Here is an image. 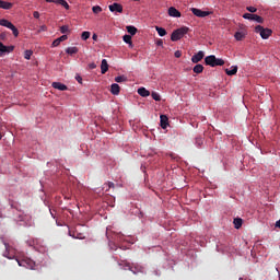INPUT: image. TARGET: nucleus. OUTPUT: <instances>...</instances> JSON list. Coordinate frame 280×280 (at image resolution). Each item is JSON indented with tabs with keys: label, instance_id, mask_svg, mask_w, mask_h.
Listing matches in <instances>:
<instances>
[{
	"label": "nucleus",
	"instance_id": "nucleus-42",
	"mask_svg": "<svg viewBox=\"0 0 280 280\" xmlns=\"http://www.w3.org/2000/svg\"><path fill=\"white\" fill-rule=\"evenodd\" d=\"M34 19H40V13L38 11H35L33 13Z\"/></svg>",
	"mask_w": 280,
	"mask_h": 280
},
{
	"label": "nucleus",
	"instance_id": "nucleus-15",
	"mask_svg": "<svg viewBox=\"0 0 280 280\" xmlns=\"http://www.w3.org/2000/svg\"><path fill=\"white\" fill-rule=\"evenodd\" d=\"M119 91H121V88L117 83H113L110 86V93L112 95H118Z\"/></svg>",
	"mask_w": 280,
	"mask_h": 280
},
{
	"label": "nucleus",
	"instance_id": "nucleus-47",
	"mask_svg": "<svg viewBox=\"0 0 280 280\" xmlns=\"http://www.w3.org/2000/svg\"><path fill=\"white\" fill-rule=\"evenodd\" d=\"M276 228L280 229V219L276 222Z\"/></svg>",
	"mask_w": 280,
	"mask_h": 280
},
{
	"label": "nucleus",
	"instance_id": "nucleus-5",
	"mask_svg": "<svg viewBox=\"0 0 280 280\" xmlns=\"http://www.w3.org/2000/svg\"><path fill=\"white\" fill-rule=\"evenodd\" d=\"M126 267L128 268V270H130V272H132L133 275H138V272H143V270H145L143 268V266L139 265V264H132L130 265V262L126 264Z\"/></svg>",
	"mask_w": 280,
	"mask_h": 280
},
{
	"label": "nucleus",
	"instance_id": "nucleus-4",
	"mask_svg": "<svg viewBox=\"0 0 280 280\" xmlns=\"http://www.w3.org/2000/svg\"><path fill=\"white\" fill-rule=\"evenodd\" d=\"M19 266H22L24 268H28V270H34V267L36 266V262L30 258H24L22 260H18Z\"/></svg>",
	"mask_w": 280,
	"mask_h": 280
},
{
	"label": "nucleus",
	"instance_id": "nucleus-49",
	"mask_svg": "<svg viewBox=\"0 0 280 280\" xmlns=\"http://www.w3.org/2000/svg\"><path fill=\"white\" fill-rule=\"evenodd\" d=\"M116 237H118V240H121V237H124V235H121V234H116Z\"/></svg>",
	"mask_w": 280,
	"mask_h": 280
},
{
	"label": "nucleus",
	"instance_id": "nucleus-13",
	"mask_svg": "<svg viewBox=\"0 0 280 280\" xmlns=\"http://www.w3.org/2000/svg\"><path fill=\"white\" fill-rule=\"evenodd\" d=\"M168 16H173L174 19H180V11H178L176 8L171 7L168 9Z\"/></svg>",
	"mask_w": 280,
	"mask_h": 280
},
{
	"label": "nucleus",
	"instance_id": "nucleus-37",
	"mask_svg": "<svg viewBox=\"0 0 280 280\" xmlns=\"http://www.w3.org/2000/svg\"><path fill=\"white\" fill-rule=\"evenodd\" d=\"M234 38H236L237 40H242L244 38V33L236 32L235 35H234Z\"/></svg>",
	"mask_w": 280,
	"mask_h": 280
},
{
	"label": "nucleus",
	"instance_id": "nucleus-16",
	"mask_svg": "<svg viewBox=\"0 0 280 280\" xmlns=\"http://www.w3.org/2000/svg\"><path fill=\"white\" fill-rule=\"evenodd\" d=\"M12 2L0 0V8L2 10H12Z\"/></svg>",
	"mask_w": 280,
	"mask_h": 280
},
{
	"label": "nucleus",
	"instance_id": "nucleus-17",
	"mask_svg": "<svg viewBox=\"0 0 280 280\" xmlns=\"http://www.w3.org/2000/svg\"><path fill=\"white\" fill-rule=\"evenodd\" d=\"M67 35H62L52 42V47H58L63 40H67Z\"/></svg>",
	"mask_w": 280,
	"mask_h": 280
},
{
	"label": "nucleus",
	"instance_id": "nucleus-34",
	"mask_svg": "<svg viewBox=\"0 0 280 280\" xmlns=\"http://www.w3.org/2000/svg\"><path fill=\"white\" fill-rule=\"evenodd\" d=\"M34 54V51L32 50H25L24 51V58L25 60H30L32 58V55Z\"/></svg>",
	"mask_w": 280,
	"mask_h": 280
},
{
	"label": "nucleus",
	"instance_id": "nucleus-38",
	"mask_svg": "<svg viewBox=\"0 0 280 280\" xmlns=\"http://www.w3.org/2000/svg\"><path fill=\"white\" fill-rule=\"evenodd\" d=\"M246 10H247V12H250L252 14H255V12H257V8H255V7H247Z\"/></svg>",
	"mask_w": 280,
	"mask_h": 280
},
{
	"label": "nucleus",
	"instance_id": "nucleus-36",
	"mask_svg": "<svg viewBox=\"0 0 280 280\" xmlns=\"http://www.w3.org/2000/svg\"><path fill=\"white\" fill-rule=\"evenodd\" d=\"M92 12H93L94 14H100V12H102V7H100V5L93 7V8H92Z\"/></svg>",
	"mask_w": 280,
	"mask_h": 280
},
{
	"label": "nucleus",
	"instance_id": "nucleus-18",
	"mask_svg": "<svg viewBox=\"0 0 280 280\" xmlns=\"http://www.w3.org/2000/svg\"><path fill=\"white\" fill-rule=\"evenodd\" d=\"M138 94H140L141 97H150V91L145 88L138 89Z\"/></svg>",
	"mask_w": 280,
	"mask_h": 280
},
{
	"label": "nucleus",
	"instance_id": "nucleus-28",
	"mask_svg": "<svg viewBox=\"0 0 280 280\" xmlns=\"http://www.w3.org/2000/svg\"><path fill=\"white\" fill-rule=\"evenodd\" d=\"M66 54H68L69 56H73V54H78V47H68L66 49Z\"/></svg>",
	"mask_w": 280,
	"mask_h": 280
},
{
	"label": "nucleus",
	"instance_id": "nucleus-40",
	"mask_svg": "<svg viewBox=\"0 0 280 280\" xmlns=\"http://www.w3.org/2000/svg\"><path fill=\"white\" fill-rule=\"evenodd\" d=\"M40 32H47V25H42L38 30V33Z\"/></svg>",
	"mask_w": 280,
	"mask_h": 280
},
{
	"label": "nucleus",
	"instance_id": "nucleus-43",
	"mask_svg": "<svg viewBox=\"0 0 280 280\" xmlns=\"http://www.w3.org/2000/svg\"><path fill=\"white\" fill-rule=\"evenodd\" d=\"M97 65H95V62H92L89 65V69H96Z\"/></svg>",
	"mask_w": 280,
	"mask_h": 280
},
{
	"label": "nucleus",
	"instance_id": "nucleus-32",
	"mask_svg": "<svg viewBox=\"0 0 280 280\" xmlns=\"http://www.w3.org/2000/svg\"><path fill=\"white\" fill-rule=\"evenodd\" d=\"M128 80V78H126V75H118L115 78V82L121 83V82H126Z\"/></svg>",
	"mask_w": 280,
	"mask_h": 280
},
{
	"label": "nucleus",
	"instance_id": "nucleus-35",
	"mask_svg": "<svg viewBox=\"0 0 280 280\" xmlns=\"http://www.w3.org/2000/svg\"><path fill=\"white\" fill-rule=\"evenodd\" d=\"M9 30H11V32L13 33V36H15V38L19 36V28H16V26H14V24Z\"/></svg>",
	"mask_w": 280,
	"mask_h": 280
},
{
	"label": "nucleus",
	"instance_id": "nucleus-14",
	"mask_svg": "<svg viewBox=\"0 0 280 280\" xmlns=\"http://www.w3.org/2000/svg\"><path fill=\"white\" fill-rule=\"evenodd\" d=\"M52 89H57L58 91H68L69 88H67L66 84L60 82H52L51 84Z\"/></svg>",
	"mask_w": 280,
	"mask_h": 280
},
{
	"label": "nucleus",
	"instance_id": "nucleus-7",
	"mask_svg": "<svg viewBox=\"0 0 280 280\" xmlns=\"http://www.w3.org/2000/svg\"><path fill=\"white\" fill-rule=\"evenodd\" d=\"M190 11L192 12V14L195 16H198L199 19H205V16H209V14H211L208 11H202V10L196 9V8H191Z\"/></svg>",
	"mask_w": 280,
	"mask_h": 280
},
{
	"label": "nucleus",
	"instance_id": "nucleus-9",
	"mask_svg": "<svg viewBox=\"0 0 280 280\" xmlns=\"http://www.w3.org/2000/svg\"><path fill=\"white\" fill-rule=\"evenodd\" d=\"M109 11L118 12L119 14H121V12H124V7L117 2H114L113 4L109 5Z\"/></svg>",
	"mask_w": 280,
	"mask_h": 280
},
{
	"label": "nucleus",
	"instance_id": "nucleus-51",
	"mask_svg": "<svg viewBox=\"0 0 280 280\" xmlns=\"http://www.w3.org/2000/svg\"><path fill=\"white\" fill-rule=\"evenodd\" d=\"M107 237H108V233H106Z\"/></svg>",
	"mask_w": 280,
	"mask_h": 280
},
{
	"label": "nucleus",
	"instance_id": "nucleus-3",
	"mask_svg": "<svg viewBox=\"0 0 280 280\" xmlns=\"http://www.w3.org/2000/svg\"><path fill=\"white\" fill-rule=\"evenodd\" d=\"M255 32H256V34H259L264 40H266V39L270 38V36H272V30L265 28L261 25H257L255 27Z\"/></svg>",
	"mask_w": 280,
	"mask_h": 280
},
{
	"label": "nucleus",
	"instance_id": "nucleus-48",
	"mask_svg": "<svg viewBox=\"0 0 280 280\" xmlns=\"http://www.w3.org/2000/svg\"><path fill=\"white\" fill-rule=\"evenodd\" d=\"M92 38L93 40H97V34H93Z\"/></svg>",
	"mask_w": 280,
	"mask_h": 280
},
{
	"label": "nucleus",
	"instance_id": "nucleus-45",
	"mask_svg": "<svg viewBox=\"0 0 280 280\" xmlns=\"http://www.w3.org/2000/svg\"><path fill=\"white\" fill-rule=\"evenodd\" d=\"M156 45H158V47H163V39H159V40L156 42Z\"/></svg>",
	"mask_w": 280,
	"mask_h": 280
},
{
	"label": "nucleus",
	"instance_id": "nucleus-25",
	"mask_svg": "<svg viewBox=\"0 0 280 280\" xmlns=\"http://www.w3.org/2000/svg\"><path fill=\"white\" fill-rule=\"evenodd\" d=\"M4 248H5V252H4L3 256L7 257L8 259H12L14 256L10 255V245L4 243Z\"/></svg>",
	"mask_w": 280,
	"mask_h": 280
},
{
	"label": "nucleus",
	"instance_id": "nucleus-11",
	"mask_svg": "<svg viewBox=\"0 0 280 280\" xmlns=\"http://www.w3.org/2000/svg\"><path fill=\"white\" fill-rule=\"evenodd\" d=\"M14 51V46H5L0 42V52L1 54H12Z\"/></svg>",
	"mask_w": 280,
	"mask_h": 280
},
{
	"label": "nucleus",
	"instance_id": "nucleus-12",
	"mask_svg": "<svg viewBox=\"0 0 280 280\" xmlns=\"http://www.w3.org/2000/svg\"><path fill=\"white\" fill-rule=\"evenodd\" d=\"M160 126H161V128H163V130H165V128H167V126H170V118H167L166 115L160 116Z\"/></svg>",
	"mask_w": 280,
	"mask_h": 280
},
{
	"label": "nucleus",
	"instance_id": "nucleus-44",
	"mask_svg": "<svg viewBox=\"0 0 280 280\" xmlns=\"http://www.w3.org/2000/svg\"><path fill=\"white\" fill-rule=\"evenodd\" d=\"M108 189H115V183L109 182L108 183Z\"/></svg>",
	"mask_w": 280,
	"mask_h": 280
},
{
	"label": "nucleus",
	"instance_id": "nucleus-20",
	"mask_svg": "<svg viewBox=\"0 0 280 280\" xmlns=\"http://www.w3.org/2000/svg\"><path fill=\"white\" fill-rule=\"evenodd\" d=\"M106 71H108V61L106 59L102 60L101 63V73H106Z\"/></svg>",
	"mask_w": 280,
	"mask_h": 280
},
{
	"label": "nucleus",
	"instance_id": "nucleus-6",
	"mask_svg": "<svg viewBox=\"0 0 280 280\" xmlns=\"http://www.w3.org/2000/svg\"><path fill=\"white\" fill-rule=\"evenodd\" d=\"M243 19H246L247 21H256V23H264V18L253 13H245Z\"/></svg>",
	"mask_w": 280,
	"mask_h": 280
},
{
	"label": "nucleus",
	"instance_id": "nucleus-10",
	"mask_svg": "<svg viewBox=\"0 0 280 280\" xmlns=\"http://www.w3.org/2000/svg\"><path fill=\"white\" fill-rule=\"evenodd\" d=\"M47 3H56V5H62L66 10H69V3L66 0H46Z\"/></svg>",
	"mask_w": 280,
	"mask_h": 280
},
{
	"label": "nucleus",
	"instance_id": "nucleus-52",
	"mask_svg": "<svg viewBox=\"0 0 280 280\" xmlns=\"http://www.w3.org/2000/svg\"><path fill=\"white\" fill-rule=\"evenodd\" d=\"M133 1H139V0H133Z\"/></svg>",
	"mask_w": 280,
	"mask_h": 280
},
{
	"label": "nucleus",
	"instance_id": "nucleus-1",
	"mask_svg": "<svg viewBox=\"0 0 280 280\" xmlns=\"http://www.w3.org/2000/svg\"><path fill=\"white\" fill-rule=\"evenodd\" d=\"M205 62L208 67H223L224 59L217 58L215 55H210L205 58Z\"/></svg>",
	"mask_w": 280,
	"mask_h": 280
},
{
	"label": "nucleus",
	"instance_id": "nucleus-41",
	"mask_svg": "<svg viewBox=\"0 0 280 280\" xmlns=\"http://www.w3.org/2000/svg\"><path fill=\"white\" fill-rule=\"evenodd\" d=\"M174 56L175 58H180V56H183V52L180 50H176Z\"/></svg>",
	"mask_w": 280,
	"mask_h": 280
},
{
	"label": "nucleus",
	"instance_id": "nucleus-19",
	"mask_svg": "<svg viewBox=\"0 0 280 280\" xmlns=\"http://www.w3.org/2000/svg\"><path fill=\"white\" fill-rule=\"evenodd\" d=\"M234 229H242V224H244V220L242 218H235L233 220Z\"/></svg>",
	"mask_w": 280,
	"mask_h": 280
},
{
	"label": "nucleus",
	"instance_id": "nucleus-27",
	"mask_svg": "<svg viewBox=\"0 0 280 280\" xmlns=\"http://www.w3.org/2000/svg\"><path fill=\"white\" fill-rule=\"evenodd\" d=\"M155 30H156L159 36H166L167 35V31H165V28H163L161 26H155Z\"/></svg>",
	"mask_w": 280,
	"mask_h": 280
},
{
	"label": "nucleus",
	"instance_id": "nucleus-39",
	"mask_svg": "<svg viewBox=\"0 0 280 280\" xmlns=\"http://www.w3.org/2000/svg\"><path fill=\"white\" fill-rule=\"evenodd\" d=\"M60 32H61V34H67V32H69V26H67V25L61 26Z\"/></svg>",
	"mask_w": 280,
	"mask_h": 280
},
{
	"label": "nucleus",
	"instance_id": "nucleus-31",
	"mask_svg": "<svg viewBox=\"0 0 280 280\" xmlns=\"http://www.w3.org/2000/svg\"><path fill=\"white\" fill-rule=\"evenodd\" d=\"M81 38H82V40H89V38H91V32L84 31V32L81 34Z\"/></svg>",
	"mask_w": 280,
	"mask_h": 280
},
{
	"label": "nucleus",
	"instance_id": "nucleus-46",
	"mask_svg": "<svg viewBox=\"0 0 280 280\" xmlns=\"http://www.w3.org/2000/svg\"><path fill=\"white\" fill-rule=\"evenodd\" d=\"M75 80L79 82V84H82V77L78 75L75 77Z\"/></svg>",
	"mask_w": 280,
	"mask_h": 280
},
{
	"label": "nucleus",
	"instance_id": "nucleus-8",
	"mask_svg": "<svg viewBox=\"0 0 280 280\" xmlns=\"http://www.w3.org/2000/svg\"><path fill=\"white\" fill-rule=\"evenodd\" d=\"M202 58H205V52L202 50H199L191 57V62H194V65H198V62H200Z\"/></svg>",
	"mask_w": 280,
	"mask_h": 280
},
{
	"label": "nucleus",
	"instance_id": "nucleus-33",
	"mask_svg": "<svg viewBox=\"0 0 280 280\" xmlns=\"http://www.w3.org/2000/svg\"><path fill=\"white\" fill-rule=\"evenodd\" d=\"M152 100H154L155 102H161V95L156 92H152L151 93Z\"/></svg>",
	"mask_w": 280,
	"mask_h": 280
},
{
	"label": "nucleus",
	"instance_id": "nucleus-29",
	"mask_svg": "<svg viewBox=\"0 0 280 280\" xmlns=\"http://www.w3.org/2000/svg\"><path fill=\"white\" fill-rule=\"evenodd\" d=\"M128 34H130L131 36H135V34H137V27L129 25L126 27Z\"/></svg>",
	"mask_w": 280,
	"mask_h": 280
},
{
	"label": "nucleus",
	"instance_id": "nucleus-21",
	"mask_svg": "<svg viewBox=\"0 0 280 280\" xmlns=\"http://www.w3.org/2000/svg\"><path fill=\"white\" fill-rule=\"evenodd\" d=\"M122 40L124 43H127V45H129V47L132 49L133 45L131 35H124Z\"/></svg>",
	"mask_w": 280,
	"mask_h": 280
},
{
	"label": "nucleus",
	"instance_id": "nucleus-30",
	"mask_svg": "<svg viewBox=\"0 0 280 280\" xmlns=\"http://www.w3.org/2000/svg\"><path fill=\"white\" fill-rule=\"evenodd\" d=\"M195 143L198 148H202V144L205 143V138L197 137Z\"/></svg>",
	"mask_w": 280,
	"mask_h": 280
},
{
	"label": "nucleus",
	"instance_id": "nucleus-50",
	"mask_svg": "<svg viewBox=\"0 0 280 280\" xmlns=\"http://www.w3.org/2000/svg\"><path fill=\"white\" fill-rule=\"evenodd\" d=\"M238 280H244L243 278H240Z\"/></svg>",
	"mask_w": 280,
	"mask_h": 280
},
{
	"label": "nucleus",
	"instance_id": "nucleus-2",
	"mask_svg": "<svg viewBox=\"0 0 280 280\" xmlns=\"http://www.w3.org/2000/svg\"><path fill=\"white\" fill-rule=\"evenodd\" d=\"M188 32H189V27L187 26L179 27L172 33L171 40L173 43H176V40H180V38H183V36H185V34H187Z\"/></svg>",
	"mask_w": 280,
	"mask_h": 280
},
{
	"label": "nucleus",
	"instance_id": "nucleus-23",
	"mask_svg": "<svg viewBox=\"0 0 280 280\" xmlns=\"http://www.w3.org/2000/svg\"><path fill=\"white\" fill-rule=\"evenodd\" d=\"M0 25H1L2 27H8V30H10L13 24H12V22H10V21H8V20H5V19H1V20H0Z\"/></svg>",
	"mask_w": 280,
	"mask_h": 280
},
{
	"label": "nucleus",
	"instance_id": "nucleus-22",
	"mask_svg": "<svg viewBox=\"0 0 280 280\" xmlns=\"http://www.w3.org/2000/svg\"><path fill=\"white\" fill-rule=\"evenodd\" d=\"M69 235L74 240H84V236L82 235V233H75L74 231H69Z\"/></svg>",
	"mask_w": 280,
	"mask_h": 280
},
{
	"label": "nucleus",
	"instance_id": "nucleus-26",
	"mask_svg": "<svg viewBox=\"0 0 280 280\" xmlns=\"http://www.w3.org/2000/svg\"><path fill=\"white\" fill-rule=\"evenodd\" d=\"M194 73H202L205 71V67L200 63L196 65L192 69Z\"/></svg>",
	"mask_w": 280,
	"mask_h": 280
},
{
	"label": "nucleus",
	"instance_id": "nucleus-24",
	"mask_svg": "<svg viewBox=\"0 0 280 280\" xmlns=\"http://www.w3.org/2000/svg\"><path fill=\"white\" fill-rule=\"evenodd\" d=\"M226 75H235L237 73V66H232L231 70L225 69Z\"/></svg>",
	"mask_w": 280,
	"mask_h": 280
}]
</instances>
